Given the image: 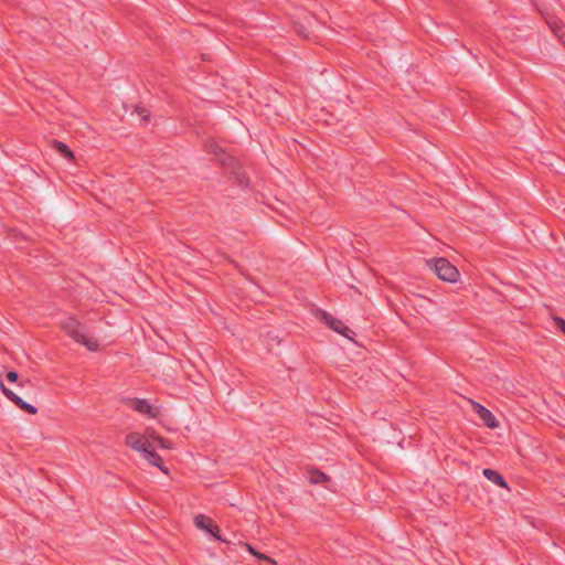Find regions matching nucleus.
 Instances as JSON below:
<instances>
[{"label":"nucleus","mask_w":565,"mask_h":565,"mask_svg":"<svg viewBox=\"0 0 565 565\" xmlns=\"http://www.w3.org/2000/svg\"><path fill=\"white\" fill-rule=\"evenodd\" d=\"M52 148L68 161L74 160V153L67 145L60 140H52Z\"/></svg>","instance_id":"nucleus-12"},{"label":"nucleus","mask_w":565,"mask_h":565,"mask_svg":"<svg viewBox=\"0 0 565 565\" xmlns=\"http://www.w3.org/2000/svg\"><path fill=\"white\" fill-rule=\"evenodd\" d=\"M322 321L333 331L338 332L339 334L351 339L350 333L354 334V332L347 327L343 321L332 317L330 313H323Z\"/></svg>","instance_id":"nucleus-6"},{"label":"nucleus","mask_w":565,"mask_h":565,"mask_svg":"<svg viewBox=\"0 0 565 565\" xmlns=\"http://www.w3.org/2000/svg\"><path fill=\"white\" fill-rule=\"evenodd\" d=\"M482 475L488 480L492 481L494 484H497L501 488H504V489L509 488L507 481L498 471L490 469V468H486V469H483Z\"/></svg>","instance_id":"nucleus-11"},{"label":"nucleus","mask_w":565,"mask_h":565,"mask_svg":"<svg viewBox=\"0 0 565 565\" xmlns=\"http://www.w3.org/2000/svg\"><path fill=\"white\" fill-rule=\"evenodd\" d=\"M157 440H158V443L160 444V446L162 448H167V449L171 448V441H169V440H167V439H164L162 437H157Z\"/></svg>","instance_id":"nucleus-19"},{"label":"nucleus","mask_w":565,"mask_h":565,"mask_svg":"<svg viewBox=\"0 0 565 565\" xmlns=\"http://www.w3.org/2000/svg\"><path fill=\"white\" fill-rule=\"evenodd\" d=\"M194 524L198 529L210 533L217 541L226 542V540L220 535V527L213 522L211 518L204 514H198L194 518Z\"/></svg>","instance_id":"nucleus-4"},{"label":"nucleus","mask_w":565,"mask_h":565,"mask_svg":"<svg viewBox=\"0 0 565 565\" xmlns=\"http://www.w3.org/2000/svg\"><path fill=\"white\" fill-rule=\"evenodd\" d=\"M125 403L131 409H134L140 414L147 415L150 418H156L159 415L158 408L150 405L147 399L126 398Z\"/></svg>","instance_id":"nucleus-5"},{"label":"nucleus","mask_w":565,"mask_h":565,"mask_svg":"<svg viewBox=\"0 0 565 565\" xmlns=\"http://www.w3.org/2000/svg\"><path fill=\"white\" fill-rule=\"evenodd\" d=\"M472 406H473V409L476 411V413L478 414V416L480 417V419L483 422V424L487 427H489L491 429L499 427V422L497 420L495 416L488 408H486L484 406H482L481 404H479L477 402H472Z\"/></svg>","instance_id":"nucleus-8"},{"label":"nucleus","mask_w":565,"mask_h":565,"mask_svg":"<svg viewBox=\"0 0 565 565\" xmlns=\"http://www.w3.org/2000/svg\"><path fill=\"white\" fill-rule=\"evenodd\" d=\"M7 380L10 382V383H18V386L20 387H23L24 385L26 384H30L31 381L29 379L24 380V381H20L19 382V373L15 372V371H9L6 375Z\"/></svg>","instance_id":"nucleus-15"},{"label":"nucleus","mask_w":565,"mask_h":565,"mask_svg":"<svg viewBox=\"0 0 565 565\" xmlns=\"http://www.w3.org/2000/svg\"><path fill=\"white\" fill-rule=\"evenodd\" d=\"M142 120L148 121L150 113L146 108H137Z\"/></svg>","instance_id":"nucleus-18"},{"label":"nucleus","mask_w":565,"mask_h":565,"mask_svg":"<svg viewBox=\"0 0 565 565\" xmlns=\"http://www.w3.org/2000/svg\"><path fill=\"white\" fill-rule=\"evenodd\" d=\"M427 265L441 280L456 282L460 276L457 267L445 257L428 259Z\"/></svg>","instance_id":"nucleus-2"},{"label":"nucleus","mask_w":565,"mask_h":565,"mask_svg":"<svg viewBox=\"0 0 565 565\" xmlns=\"http://www.w3.org/2000/svg\"><path fill=\"white\" fill-rule=\"evenodd\" d=\"M309 480L311 483L318 484V483H322V482H326L327 480H329V477L324 472H322L318 469H311L309 471Z\"/></svg>","instance_id":"nucleus-13"},{"label":"nucleus","mask_w":565,"mask_h":565,"mask_svg":"<svg viewBox=\"0 0 565 565\" xmlns=\"http://www.w3.org/2000/svg\"><path fill=\"white\" fill-rule=\"evenodd\" d=\"M63 330L77 343L84 344L88 350L94 351L98 348L96 340L88 339L83 332L82 323L74 317H68L62 322Z\"/></svg>","instance_id":"nucleus-1"},{"label":"nucleus","mask_w":565,"mask_h":565,"mask_svg":"<svg viewBox=\"0 0 565 565\" xmlns=\"http://www.w3.org/2000/svg\"><path fill=\"white\" fill-rule=\"evenodd\" d=\"M126 445L134 450L143 454L150 441L140 433H130L126 436Z\"/></svg>","instance_id":"nucleus-7"},{"label":"nucleus","mask_w":565,"mask_h":565,"mask_svg":"<svg viewBox=\"0 0 565 565\" xmlns=\"http://www.w3.org/2000/svg\"><path fill=\"white\" fill-rule=\"evenodd\" d=\"M244 546H246L247 551L254 555L255 557H257L258 559H262V561H266L268 563H270L271 565H276V562L275 559H273L271 557L256 551L250 544L248 543H245Z\"/></svg>","instance_id":"nucleus-14"},{"label":"nucleus","mask_w":565,"mask_h":565,"mask_svg":"<svg viewBox=\"0 0 565 565\" xmlns=\"http://www.w3.org/2000/svg\"><path fill=\"white\" fill-rule=\"evenodd\" d=\"M558 39L562 41V43L565 45V33L561 34Z\"/></svg>","instance_id":"nucleus-20"},{"label":"nucleus","mask_w":565,"mask_h":565,"mask_svg":"<svg viewBox=\"0 0 565 565\" xmlns=\"http://www.w3.org/2000/svg\"><path fill=\"white\" fill-rule=\"evenodd\" d=\"M143 458L152 466L159 468L162 472L168 473V469L163 465L162 458L152 448L151 444L147 447L142 454Z\"/></svg>","instance_id":"nucleus-10"},{"label":"nucleus","mask_w":565,"mask_h":565,"mask_svg":"<svg viewBox=\"0 0 565 565\" xmlns=\"http://www.w3.org/2000/svg\"><path fill=\"white\" fill-rule=\"evenodd\" d=\"M555 326L565 334V320L561 317H554Z\"/></svg>","instance_id":"nucleus-17"},{"label":"nucleus","mask_w":565,"mask_h":565,"mask_svg":"<svg viewBox=\"0 0 565 565\" xmlns=\"http://www.w3.org/2000/svg\"><path fill=\"white\" fill-rule=\"evenodd\" d=\"M550 28L557 38L565 33V25L561 21L550 22Z\"/></svg>","instance_id":"nucleus-16"},{"label":"nucleus","mask_w":565,"mask_h":565,"mask_svg":"<svg viewBox=\"0 0 565 565\" xmlns=\"http://www.w3.org/2000/svg\"><path fill=\"white\" fill-rule=\"evenodd\" d=\"M0 390L3 393V395L12 402L17 407H19L21 411L30 414L35 415L38 413V408L25 401H23L18 394H15L12 390L8 388L2 381H0Z\"/></svg>","instance_id":"nucleus-3"},{"label":"nucleus","mask_w":565,"mask_h":565,"mask_svg":"<svg viewBox=\"0 0 565 565\" xmlns=\"http://www.w3.org/2000/svg\"><path fill=\"white\" fill-rule=\"evenodd\" d=\"M205 148H206L207 152L213 153L218 158L220 163L222 166L231 167L232 163L234 162L233 157L225 153L224 150L218 145H216L214 141L207 142L205 145Z\"/></svg>","instance_id":"nucleus-9"}]
</instances>
